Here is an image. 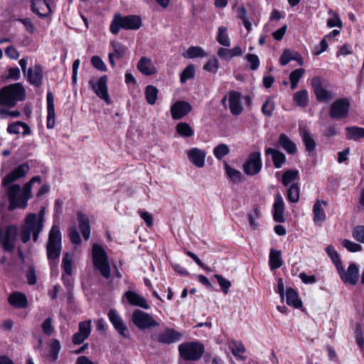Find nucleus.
<instances>
[{"mask_svg":"<svg viewBox=\"0 0 364 364\" xmlns=\"http://www.w3.org/2000/svg\"><path fill=\"white\" fill-rule=\"evenodd\" d=\"M287 304L289 306H292L294 308L299 309L301 306L302 303L298 299L297 292L292 288L287 289L286 293Z\"/></svg>","mask_w":364,"mask_h":364,"instance_id":"nucleus-37","label":"nucleus"},{"mask_svg":"<svg viewBox=\"0 0 364 364\" xmlns=\"http://www.w3.org/2000/svg\"><path fill=\"white\" fill-rule=\"evenodd\" d=\"M124 297L126 298L127 302L133 306H137L148 310L150 309L147 300L138 293L129 290L124 293Z\"/></svg>","mask_w":364,"mask_h":364,"instance_id":"nucleus-20","label":"nucleus"},{"mask_svg":"<svg viewBox=\"0 0 364 364\" xmlns=\"http://www.w3.org/2000/svg\"><path fill=\"white\" fill-rule=\"evenodd\" d=\"M341 279L345 283L355 285L358 279V267L354 263L350 264L346 272H345L343 266L341 271H338Z\"/></svg>","mask_w":364,"mask_h":364,"instance_id":"nucleus-19","label":"nucleus"},{"mask_svg":"<svg viewBox=\"0 0 364 364\" xmlns=\"http://www.w3.org/2000/svg\"><path fill=\"white\" fill-rule=\"evenodd\" d=\"M328 203L325 200H317L313 207L314 214V221L316 225H321L326 220V213L323 206H326Z\"/></svg>","mask_w":364,"mask_h":364,"instance_id":"nucleus-27","label":"nucleus"},{"mask_svg":"<svg viewBox=\"0 0 364 364\" xmlns=\"http://www.w3.org/2000/svg\"><path fill=\"white\" fill-rule=\"evenodd\" d=\"M27 81L36 87H40L43 81V67L41 64H35L33 68H29L24 75Z\"/></svg>","mask_w":364,"mask_h":364,"instance_id":"nucleus-18","label":"nucleus"},{"mask_svg":"<svg viewBox=\"0 0 364 364\" xmlns=\"http://www.w3.org/2000/svg\"><path fill=\"white\" fill-rule=\"evenodd\" d=\"M151 66V60L146 57H142L137 63V69L146 76L154 75L156 72L155 68Z\"/></svg>","mask_w":364,"mask_h":364,"instance_id":"nucleus-32","label":"nucleus"},{"mask_svg":"<svg viewBox=\"0 0 364 364\" xmlns=\"http://www.w3.org/2000/svg\"><path fill=\"white\" fill-rule=\"evenodd\" d=\"M43 332L48 336H51L55 331L52 325V318L50 317L46 318L41 325Z\"/></svg>","mask_w":364,"mask_h":364,"instance_id":"nucleus-55","label":"nucleus"},{"mask_svg":"<svg viewBox=\"0 0 364 364\" xmlns=\"http://www.w3.org/2000/svg\"><path fill=\"white\" fill-rule=\"evenodd\" d=\"M299 178V171L295 169H289L286 171L282 177V183L284 186H288L291 183H294Z\"/></svg>","mask_w":364,"mask_h":364,"instance_id":"nucleus-38","label":"nucleus"},{"mask_svg":"<svg viewBox=\"0 0 364 364\" xmlns=\"http://www.w3.org/2000/svg\"><path fill=\"white\" fill-rule=\"evenodd\" d=\"M346 139L348 140L359 141L364 138V128L357 126L347 127L345 129Z\"/></svg>","mask_w":364,"mask_h":364,"instance_id":"nucleus-30","label":"nucleus"},{"mask_svg":"<svg viewBox=\"0 0 364 364\" xmlns=\"http://www.w3.org/2000/svg\"><path fill=\"white\" fill-rule=\"evenodd\" d=\"M26 98V90L20 82L4 86L0 90V105L14 107Z\"/></svg>","mask_w":364,"mask_h":364,"instance_id":"nucleus-5","label":"nucleus"},{"mask_svg":"<svg viewBox=\"0 0 364 364\" xmlns=\"http://www.w3.org/2000/svg\"><path fill=\"white\" fill-rule=\"evenodd\" d=\"M47 100V123L48 129H53L55 124V111L54 104V96L50 91H48Z\"/></svg>","mask_w":364,"mask_h":364,"instance_id":"nucleus-22","label":"nucleus"},{"mask_svg":"<svg viewBox=\"0 0 364 364\" xmlns=\"http://www.w3.org/2000/svg\"><path fill=\"white\" fill-rule=\"evenodd\" d=\"M326 252L327 255L331 259L332 262L335 264L338 271H341V260L338 252L335 250V249L331 245H328L326 247Z\"/></svg>","mask_w":364,"mask_h":364,"instance_id":"nucleus-44","label":"nucleus"},{"mask_svg":"<svg viewBox=\"0 0 364 364\" xmlns=\"http://www.w3.org/2000/svg\"><path fill=\"white\" fill-rule=\"evenodd\" d=\"M353 238L361 243H364V226L358 225L353 230Z\"/></svg>","mask_w":364,"mask_h":364,"instance_id":"nucleus-58","label":"nucleus"},{"mask_svg":"<svg viewBox=\"0 0 364 364\" xmlns=\"http://www.w3.org/2000/svg\"><path fill=\"white\" fill-rule=\"evenodd\" d=\"M92 259L94 268L98 270L105 279H109L111 277V267L108 255L105 250L97 243H94L92 247Z\"/></svg>","mask_w":364,"mask_h":364,"instance_id":"nucleus-7","label":"nucleus"},{"mask_svg":"<svg viewBox=\"0 0 364 364\" xmlns=\"http://www.w3.org/2000/svg\"><path fill=\"white\" fill-rule=\"evenodd\" d=\"M131 321L138 329L141 331L159 326V323L154 319L152 315L141 309L134 310L131 316Z\"/></svg>","mask_w":364,"mask_h":364,"instance_id":"nucleus-9","label":"nucleus"},{"mask_svg":"<svg viewBox=\"0 0 364 364\" xmlns=\"http://www.w3.org/2000/svg\"><path fill=\"white\" fill-rule=\"evenodd\" d=\"M77 220L83 238L85 240H88L91 232V226L88 216L82 212H78L77 213Z\"/></svg>","mask_w":364,"mask_h":364,"instance_id":"nucleus-24","label":"nucleus"},{"mask_svg":"<svg viewBox=\"0 0 364 364\" xmlns=\"http://www.w3.org/2000/svg\"><path fill=\"white\" fill-rule=\"evenodd\" d=\"M192 109L193 107L188 102L178 100L171 106L170 112L173 119L179 120L186 117Z\"/></svg>","mask_w":364,"mask_h":364,"instance_id":"nucleus-17","label":"nucleus"},{"mask_svg":"<svg viewBox=\"0 0 364 364\" xmlns=\"http://www.w3.org/2000/svg\"><path fill=\"white\" fill-rule=\"evenodd\" d=\"M269 264L272 270L277 269L282 267L283 261L281 251L271 250L269 254Z\"/></svg>","mask_w":364,"mask_h":364,"instance_id":"nucleus-34","label":"nucleus"},{"mask_svg":"<svg viewBox=\"0 0 364 364\" xmlns=\"http://www.w3.org/2000/svg\"><path fill=\"white\" fill-rule=\"evenodd\" d=\"M177 134L184 138H189L194 135V130L187 122H179L176 124Z\"/></svg>","mask_w":364,"mask_h":364,"instance_id":"nucleus-35","label":"nucleus"},{"mask_svg":"<svg viewBox=\"0 0 364 364\" xmlns=\"http://www.w3.org/2000/svg\"><path fill=\"white\" fill-rule=\"evenodd\" d=\"M69 237L70 242L74 245H79L82 242L80 235L75 228L70 230Z\"/></svg>","mask_w":364,"mask_h":364,"instance_id":"nucleus-61","label":"nucleus"},{"mask_svg":"<svg viewBox=\"0 0 364 364\" xmlns=\"http://www.w3.org/2000/svg\"><path fill=\"white\" fill-rule=\"evenodd\" d=\"M293 99L297 106L306 107L309 102L308 92L306 90L298 91L294 95Z\"/></svg>","mask_w":364,"mask_h":364,"instance_id":"nucleus-42","label":"nucleus"},{"mask_svg":"<svg viewBox=\"0 0 364 364\" xmlns=\"http://www.w3.org/2000/svg\"><path fill=\"white\" fill-rule=\"evenodd\" d=\"M230 348L231 351L235 356L239 357L241 359L245 358L243 354L245 353V348L242 343L234 342Z\"/></svg>","mask_w":364,"mask_h":364,"instance_id":"nucleus-53","label":"nucleus"},{"mask_svg":"<svg viewBox=\"0 0 364 364\" xmlns=\"http://www.w3.org/2000/svg\"><path fill=\"white\" fill-rule=\"evenodd\" d=\"M17 235V228L14 225H8L4 232L0 228V244L8 252H12L15 248V241Z\"/></svg>","mask_w":364,"mask_h":364,"instance_id":"nucleus-13","label":"nucleus"},{"mask_svg":"<svg viewBox=\"0 0 364 364\" xmlns=\"http://www.w3.org/2000/svg\"><path fill=\"white\" fill-rule=\"evenodd\" d=\"M284 203L282 196L278 193L276 196L275 201L273 205V218L277 223H284L285 218Z\"/></svg>","mask_w":364,"mask_h":364,"instance_id":"nucleus-25","label":"nucleus"},{"mask_svg":"<svg viewBox=\"0 0 364 364\" xmlns=\"http://www.w3.org/2000/svg\"><path fill=\"white\" fill-rule=\"evenodd\" d=\"M219 60L216 57L213 56L203 65V70L209 73H216L219 68Z\"/></svg>","mask_w":364,"mask_h":364,"instance_id":"nucleus-51","label":"nucleus"},{"mask_svg":"<svg viewBox=\"0 0 364 364\" xmlns=\"http://www.w3.org/2000/svg\"><path fill=\"white\" fill-rule=\"evenodd\" d=\"M311 84L318 102H328L334 98L333 92L326 89L324 80L319 76L314 77L311 79Z\"/></svg>","mask_w":364,"mask_h":364,"instance_id":"nucleus-11","label":"nucleus"},{"mask_svg":"<svg viewBox=\"0 0 364 364\" xmlns=\"http://www.w3.org/2000/svg\"><path fill=\"white\" fill-rule=\"evenodd\" d=\"M183 333L170 327H166L159 333H152L151 339L163 346L171 345L180 341L183 338Z\"/></svg>","mask_w":364,"mask_h":364,"instance_id":"nucleus-10","label":"nucleus"},{"mask_svg":"<svg viewBox=\"0 0 364 364\" xmlns=\"http://www.w3.org/2000/svg\"><path fill=\"white\" fill-rule=\"evenodd\" d=\"M224 166L225 173L232 181L235 183L243 181V176L240 171L232 168L226 161L224 162Z\"/></svg>","mask_w":364,"mask_h":364,"instance_id":"nucleus-36","label":"nucleus"},{"mask_svg":"<svg viewBox=\"0 0 364 364\" xmlns=\"http://www.w3.org/2000/svg\"><path fill=\"white\" fill-rule=\"evenodd\" d=\"M62 268L65 273L71 275L73 272V259L69 252H65L62 259Z\"/></svg>","mask_w":364,"mask_h":364,"instance_id":"nucleus-47","label":"nucleus"},{"mask_svg":"<svg viewBox=\"0 0 364 364\" xmlns=\"http://www.w3.org/2000/svg\"><path fill=\"white\" fill-rule=\"evenodd\" d=\"M350 103L347 98L335 100L330 107L329 115L332 119H341L348 115Z\"/></svg>","mask_w":364,"mask_h":364,"instance_id":"nucleus-14","label":"nucleus"},{"mask_svg":"<svg viewBox=\"0 0 364 364\" xmlns=\"http://www.w3.org/2000/svg\"><path fill=\"white\" fill-rule=\"evenodd\" d=\"M62 250V233L59 225L53 223L46 243L47 258L50 263L59 259Z\"/></svg>","mask_w":364,"mask_h":364,"instance_id":"nucleus-6","label":"nucleus"},{"mask_svg":"<svg viewBox=\"0 0 364 364\" xmlns=\"http://www.w3.org/2000/svg\"><path fill=\"white\" fill-rule=\"evenodd\" d=\"M141 25L142 20L139 15L122 16L120 13H116L109 25V31L113 35H117L121 29L136 31Z\"/></svg>","mask_w":364,"mask_h":364,"instance_id":"nucleus-4","label":"nucleus"},{"mask_svg":"<svg viewBox=\"0 0 364 364\" xmlns=\"http://www.w3.org/2000/svg\"><path fill=\"white\" fill-rule=\"evenodd\" d=\"M342 245L352 252H359L362 250L360 245L346 239L342 241Z\"/></svg>","mask_w":364,"mask_h":364,"instance_id":"nucleus-57","label":"nucleus"},{"mask_svg":"<svg viewBox=\"0 0 364 364\" xmlns=\"http://www.w3.org/2000/svg\"><path fill=\"white\" fill-rule=\"evenodd\" d=\"M138 213L140 215L141 218L144 220V221L146 223L148 227L151 228V226H153L154 219L150 213L141 209H139Z\"/></svg>","mask_w":364,"mask_h":364,"instance_id":"nucleus-63","label":"nucleus"},{"mask_svg":"<svg viewBox=\"0 0 364 364\" xmlns=\"http://www.w3.org/2000/svg\"><path fill=\"white\" fill-rule=\"evenodd\" d=\"M30 166L27 162L21 164L10 173H7L1 181V186L7 187L6 193L9 198V211L16 208L26 209L28 206V201L33 198L32 186L35 183H41L42 180L40 176H35L26 183L22 188L19 184L12 183L23 178L29 171Z\"/></svg>","mask_w":364,"mask_h":364,"instance_id":"nucleus-1","label":"nucleus"},{"mask_svg":"<svg viewBox=\"0 0 364 364\" xmlns=\"http://www.w3.org/2000/svg\"><path fill=\"white\" fill-rule=\"evenodd\" d=\"M241 97V94L237 91L230 90L228 92L229 108L230 112L236 116L240 114L243 109Z\"/></svg>","mask_w":364,"mask_h":364,"instance_id":"nucleus-21","label":"nucleus"},{"mask_svg":"<svg viewBox=\"0 0 364 364\" xmlns=\"http://www.w3.org/2000/svg\"><path fill=\"white\" fill-rule=\"evenodd\" d=\"M188 157L190 161L198 168L205 165V152L198 149L192 148L188 152Z\"/></svg>","mask_w":364,"mask_h":364,"instance_id":"nucleus-26","label":"nucleus"},{"mask_svg":"<svg viewBox=\"0 0 364 364\" xmlns=\"http://www.w3.org/2000/svg\"><path fill=\"white\" fill-rule=\"evenodd\" d=\"M8 302L15 309H26L28 301L25 294L20 291H14L8 297Z\"/></svg>","mask_w":364,"mask_h":364,"instance_id":"nucleus-23","label":"nucleus"},{"mask_svg":"<svg viewBox=\"0 0 364 364\" xmlns=\"http://www.w3.org/2000/svg\"><path fill=\"white\" fill-rule=\"evenodd\" d=\"M26 279L29 285H34L37 282L36 269L33 267H30L26 274Z\"/></svg>","mask_w":364,"mask_h":364,"instance_id":"nucleus-62","label":"nucleus"},{"mask_svg":"<svg viewBox=\"0 0 364 364\" xmlns=\"http://www.w3.org/2000/svg\"><path fill=\"white\" fill-rule=\"evenodd\" d=\"M216 40L219 44L223 46H230V40L228 36L227 27L222 26L218 28V32L216 36Z\"/></svg>","mask_w":364,"mask_h":364,"instance_id":"nucleus-40","label":"nucleus"},{"mask_svg":"<svg viewBox=\"0 0 364 364\" xmlns=\"http://www.w3.org/2000/svg\"><path fill=\"white\" fill-rule=\"evenodd\" d=\"M158 89L154 85H147L145 89V98L147 102L151 105H154L158 98Z\"/></svg>","mask_w":364,"mask_h":364,"instance_id":"nucleus-41","label":"nucleus"},{"mask_svg":"<svg viewBox=\"0 0 364 364\" xmlns=\"http://www.w3.org/2000/svg\"><path fill=\"white\" fill-rule=\"evenodd\" d=\"M77 332L88 338L91 333V321L80 322Z\"/></svg>","mask_w":364,"mask_h":364,"instance_id":"nucleus-56","label":"nucleus"},{"mask_svg":"<svg viewBox=\"0 0 364 364\" xmlns=\"http://www.w3.org/2000/svg\"><path fill=\"white\" fill-rule=\"evenodd\" d=\"M196 75L195 66L193 64L188 65L180 75V82L186 83L188 80L193 79Z\"/></svg>","mask_w":364,"mask_h":364,"instance_id":"nucleus-43","label":"nucleus"},{"mask_svg":"<svg viewBox=\"0 0 364 364\" xmlns=\"http://www.w3.org/2000/svg\"><path fill=\"white\" fill-rule=\"evenodd\" d=\"M30 166L27 162L21 164L10 173H7L1 181V186L7 187L6 193L9 198V211L16 208L26 209L28 206V201L33 198L32 186L35 183H41L42 180L40 176H35L26 183L22 188L19 184L12 183L23 178L29 171Z\"/></svg>","mask_w":364,"mask_h":364,"instance_id":"nucleus-2","label":"nucleus"},{"mask_svg":"<svg viewBox=\"0 0 364 364\" xmlns=\"http://www.w3.org/2000/svg\"><path fill=\"white\" fill-rule=\"evenodd\" d=\"M266 153L272 155L274 166L277 168H281L286 161L285 155L277 149L269 148L266 150Z\"/></svg>","mask_w":364,"mask_h":364,"instance_id":"nucleus-31","label":"nucleus"},{"mask_svg":"<svg viewBox=\"0 0 364 364\" xmlns=\"http://www.w3.org/2000/svg\"><path fill=\"white\" fill-rule=\"evenodd\" d=\"M230 153V149L225 144H220L213 149V154L218 160H221Z\"/></svg>","mask_w":364,"mask_h":364,"instance_id":"nucleus-48","label":"nucleus"},{"mask_svg":"<svg viewBox=\"0 0 364 364\" xmlns=\"http://www.w3.org/2000/svg\"><path fill=\"white\" fill-rule=\"evenodd\" d=\"M30 9L40 18L49 17L53 13L50 0H31Z\"/></svg>","mask_w":364,"mask_h":364,"instance_id":"nucleus-16","label":"nucleus"},{"mask_svg":"<svg viewBox=\"0 0 364 364\" xmlns=\"http://www.w3.org/2000/svg\"><path fill=\"white\" fill-rule=\"evenodd\" d=\"M107 80V76L102 75L99 78L97 83H95L92 79L90 80L88 83L97 97L103 100L106 104L109 105L111 102L108 94Z\"/></svg>","mask_w":364,"mask_h":364,"instance_id":"nucleus-15","label":"nucleus"},{"mask_svg":"<svg viewBox=\"0 0 364 364\" xmlns=\"http://www.w3.org/2000/svg\"><path fill=\"white\" fill-rule=\"evenodd\" d=\"M107 317L109 322L113 326L114 329L120 336L124 338H129L130 333L129 328L122 317L116 309H110L107 313Z\"/></svg>","mask_w":364,"mask_h":364,"instance_id":"nucleus-12","label":"nucleus"},{"mask_svg":"<svg viewBox=\"0 0 364 364\" xmlns=\"http://www.w3.org/2000/svg\"><path fill=\"white\" fill-rule=\"evenodd\" d=\"M294 52L289 49H284L279 59V63L282 65H287L291 60H293Z\"/></svg>","mask_w":364,"mask_h":364,"instance_id":"nucleus-59","label":"nucleus"},{"mask_svg":"<svg viewBox=\"0 0 364 364\" xmlns=\"http://www.w3.org/2000/svg\"><path fill=\"white\" fill-rule=\"evenodd\" d=\"M180 357L185 361H198L205 353V346L200 341H188L178 347Z\"/></svg>","mask_w":364,"mask_h":364,"instance_id":"nucleus-8","label":"nucleus"},{"mask_svg":"<svg viewBox=\"0 0 364 364\" xmlns=\"http://www.w3.org/2000/svg\"><path fill=\"white\" fill-rule=\"evenodd\" d=\"M91 64L97 70H100L101 72L107 71L106 65L105 64L102 58L98 55H93L91 58Z\"/></svg>","mask_w":364,"mask_h":364,"instance_id":"nucleus-54","label":"nucleus"},{"mask_svg":"<svg viewBox=\"0 0 364 364\" xmlns=\"http://www.w3.org/2000/svg\"><path fill=\"white\" fill-rule=\"evenodd\" d=\"M26 28V30L31 34L34 33L36 27L33 23L29 18H19L18 19Z\"/></svg>","mask_w":364,"mask_h":364,"instance_id":"nucleus-64","label":"nucleus"},{"mask_svg":"<svg viewBox=\"0 0 364 364\" xmlns=\"http://www.w3.org/2000/svg\"><path fill=\"white\" fill-rule=\"evenodd\" d=\"M237 17L242 21L247 31H250V21L247 18V10L244 6L237 8Z\"/></svg>","mask_w":364,"mask_h":364,"instance_id":"nucleus-50","label":"nucleus"},{"mask_svg":"<svg viewBox=\"0 0 364 364\" xmlns=\"http://www.w3.org/2000/svg\"><path fill=\"white\" fill-rule=\"evenodd\" d=\"M274 109V103L270 99H268L262 107V113L268 117L272 116V112Z\"/></svg>","mask_w":364,"mask_h":364,"instance_id":"nucleus-60","label":"nucleus"},{"mask_svg":"<svg viewBox=\"0 0 364 364\" xmlns=\"http://www.w3.org/2000/svg\"><path fill=\"white\" fill-rule=\"evenodd\" d=\"M43 212L38 216L36 213H28L20 229V239L24 244L27 243L32 236L34 242H38L39 235L43 229Z\"/></svg>","mask_w":364,"mask_h":364,"instance_id":"nucleus-3","label":"nucleus"},{"mask_svg":"<svg viewBox=\"0 0 364 364\" xmlns=\"http://www.w3.org/2000/svg\"><path fill=\"white\" fill-rule=\"evenodd\" d=\"M184 58L193 59L197 58H204L207 56V53L199 46H191L183 54Z\"/></svg>","mask_w":364,"mask_h":364,"instance_id":"nucleus-39","label":"nucleus"},{"mask_svg":"<svg viewBox=\"0 0 364 364\" xmlns=\"http://www.w3.org/2000/svg\"><path fill=\"white\" fill-rule=\"evenodd\" d=\"M262 168V161L259 151L252 152V176L258 173Z\"/></svg>","mask_w":364,"mask_h":364,"instance_id":"nucleus-46","label":"nucleus"},{"mask_svg":"<svg viewBox=\"0 0 364 364\" xmlns=\"http://www.w3.org/2000/svg\"><path fill=\"white\" fill-rule=\"evenodd\" d=\"M214 277L217 279L221 291L225 294H228L230 291V288L231 287V282L226 278L223 277L221 274H215Z\"/></svg>","mask_w":364,"mask_h":364,"instance_id":"nucleus-49","label":"nucleus"},{"mask_svg":"<svg viewBox=\"0 0 364 364\" xmlns=\"http://www.w3.org/2000/svg\"><path fill=\"white\" fill-rule=\"evenodd\" d=\"M299 187L297 183H291L287 190V199L291 203H297L299 200Z\"/></svg>","mask_w":364,"mask_h":364,"instance_id":"nucleus-45","label":"nucleus"},{"mask_svg":"<svg viewBox=\"0 0 364 364\" xmlns=\"http://www.w3.org/2000/svg\"><path fill=\"white\" fill-rule=\"evenodd\" d=\"M112 46L114 48L113 53L114 54V56L118 59L122 58L128 50L127 46L118 42L112 43Z\"/></svg>","mask_w":364,"mask_h":364,"instance_id":"nucleus-52","label":"nucleus"},{"mask_svg":"<svg viewBox=\"0 0 364 364\" xmlns=\"http://www.w3.org/2000/svg\"><path fill=\"white\" fill-rule=\"evenodd\" d=\"M279 145L288 154H294L296 152V146L285 134H281L278 139Z\"/></svg>","mask_w":364,"mask_h":364,"instance_id":"nucleus-29","label":"nucleus"},{"mask_svg":"<svg viewBox=\"0 0 364 364\" xmlns=\"http://www.w3.org/2000/svg\"><path fill=\"white\" fill-rule=\"evenodd\" d=\"M61 349L60 341L57 338H52L49 344L48 360L50 363L55 362L59 358Z\"/></svg>","mask_w":364,"mask_h":364,"instance_id":"nucleus-28","label":"nucleus"},{"mask_svg":"<svg viewBox=\"0 0 364 364\" xmlns=\"http://www.w3.org/2000/svg\"><path fill=\"white\" fill-rule=\"evenodd\" d=\"M300 134L301 136V139L305 146L306 150L309 152L313 151L316 147V142L312 135L308 132L306 129H301Z\"/></svg>","mask_w":364,"mask_h":364,"instance_id":"nucleus-33","label":"nucleus"}]
</instances>
